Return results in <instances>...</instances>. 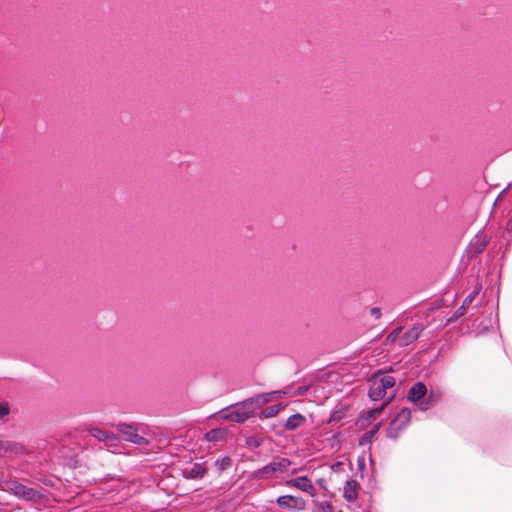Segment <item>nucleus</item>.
I'll return each mask as SVG.
<instances>
[{
  "mask_svg": "<svg viewBox=\"0 0 512 512\" xmlns=\"http://www.w3.org/2000/svg\"><path fill=\"white\" fill-rule=\"evenodd\" d=\"M292 465L288 458L276 457L269 464L253 472L252 477L258 480H266L278 477L287 472Z\"/></svg>",
  "mask_w": 512,
  "mask_h": 512,
  "instance_id": "1",
  "label": "nucleus"
},
{
  "mask_svg": "<svg viewBox=\"0 0 512 512\" xmlns=\"http://www.w3.org/2000/svg\"><path fill=\"white\" fill-rule=\"evenodd\" d=\"M248 400L232 405L229 409L222 412L221 418L236 423H243L255 413V407H252Z\"/></svg>",
  "mask_w": 512,
  "mask_h": 512,
  "instance_id": "2",
  "label": "nucleus"
},
{
  "mask_svg": "<svg viewBox=\"0 0 512 512\" xmlns=\"http://www.w3.org/2000/svg\"><path fill=\"white\" fill-rule=\"evenodd\" d=\"M411 421V411L408 408H402L391 421L386 434L387 437L396 440L401 432L409 425Z\"/></svg>",
  "mask_w": 512,
  "mask_h": 512,
  "instance_id": "3",
  "label": "nucleus"
},
{
  "mask_svg": "<svg viewBox=\"0 0 512 512\" xmlns=\"http://www.w3.org/2000/svg\"><path fill=\"white\" fill-rule=\"evenodd\" d=\"M6 487V489L16 497L26 501L38 502L42 497L39 491L27 487L18 481H9L6 483Z\"/></svg>",
  "mask_w": 512,
  "mask_h": 512,
  "instance_id": "4",
  "label": "nucleus"
},
{
  "mask_svg": "<svg viewBox=\"0 0 512 512\" xmlns=\"http://www.w3.org/2000/svg\"><path fill=\"white\" fill-rule=\"evenodd\" d=\"M117 431L122 435L123 439L131 443L146 446L149 444V440L140 436L137 432V427L132 424L118 423L115 425Z\"/></svg>",
  "mask_w": 512,
  "mask_h": 512,
  "instance_id": "5",
  "label": "nucleus"
},
{
  "mask_svg": "<svg viewBox=\"0 0 512 512\" xmlns=\"http://www.w3.org/2000/svg\"><path fill=\"white\" fill-rule=\"evenodd\" d=\"M277 504L286 510L303 511L306 508V501L299 496L283 495L276 500Z\"/></svg>",
  "mask_w": 512,
  "mask_h": 512,
  "instance_id": "6",
  "label": "nucleus"
},
{
  "mask_svg": "<svg viewBox=\"0 0 512 512\" xmlns=\"http://www.w3.org/2000/svg\"><path fill=\"white\" fill-rule=\"evenodd\" d=\"M285 484L289 487H294L300 491L306 492L312 497L315 496V487L307 476H301L295 479L287 480Z\"/></svg>",
  "mask_w": 512,
  "mask_h": 512,
  "instance_id": "7",
  "label": "nucleus"
},
{
  "mask_svg": "<svg viewBox=\"0 0 512 512\" xmlns=\"http://www.w3.org/2000/svg\"><path fill=\"white\" fill-rule=\"evenodd\" d=\"M91 435L98 441L104 442L108 447H115L118 442L116 435L109 433L108 431L93 428L90 430Z\"/></svg>",
  "mask_w": 512,
  "mask_h": 512,
  "instance_id": "8",
  "label": "nucleus"
},
{
  "mask_svg": "<svg viewBox=\"0 0 512 512\" xmlns=\"http://www.w3.org/2000/svg\"><path fill=\"white\" fill-rule=\"evenodd\" d=\"M423 329L424 328L422 325L413 326L411 329L407 330L401 336V338L399 340V345L401 347H405V346L412 344L414 341H416L420 337Z\"/></svg>",
  "mask_w": 512,
  "mask_h": 512,
  "instance_id": "9",
  "label": "nucleus"
},
{
  "mask_svg": "<svg viewBox=\"0 0 512 512\" xmlns=\"http://www.w3.org/2000/svg\"><path fill=\"white\" fill-rule=\"evenodd\" d=\"M481 287H476L463 301L462 305L455 311L454 318H460L467 313L468 307L479 294Z\"/></svg>",
  "mask_w": 512,
  "mask_h": 512,
  "instance_id": "10",
  "label": "nucleus"
},
{
  "mask_svg": "<svg viewBox=\"0 0 512 512\" xmlns=\"http://www.w3.org/2000/svg\"><path fill=\"white\" fill-rule=\"evenodd\" d=\"M358 483L356 480L346 481L343 488V496L349 501H355L358 496Z\"/></svg>",
  "mask_w": 512,
  "mask_h": 512,
  "instance_id": "11",
  "label": "nucleus"
},
{
  "mask_svg": "<svg viewBox=\"0 0 512 512\" xmlns=\"http://www.w3.org/2000/svg\"><path fill=\"white\" fill-rule=\"evenodd\" d=\"M427 393V388L422 382L415 383L408 392V399L412 402L419 401Z\"/></svg>",
  "mask_w": 512,
  "mask_h": 512,
  "instance_id": "12",
  "label": "nucleus"
},
{
  "mask_svg": "<svg viewBox=\"0 0 512 512\" xmlns=\"http://www.w3.org/2000/svg\"><path fill=\"white\" fill-rule=\"evenodd\" d=\"M306 423V418L300 414L296 413L291 415L284 424V427L288 431H294L299 427L303 426Z\"/></svg>",
  "mask_w": 512,
  "mask_h": 512,
  "instance_id": "13",
  "label": "nucleus"
},
{
  "mask_svg": "<svg viewBox=\"0 0 512 512\" xmlns=\"http://www.w3.org/2000/svg\"><path fill=\"white\" fill-rule=\"evenodd\" d=\"M277 393H282L281 391H274V392H270V393H264V394H260V395H256L254 397H251V398H248V402H250L249 404L252 406V407H255V410L261 406H263L264 404L268 403L271 401V395L273 394H277Z\"/></svg>",
  "mask_w": 512,
  "mask_h": 512,
  "instance_id": "14",
  "label": "nucleus"
},
{
  "mask_svg": "<svg viewBox=\"0 0 512 512\" xmlns=\"http://www.w3.org/2000/svg\"><path fill=\"white\" fill-rule=\"evenodd\" d=\"M207 472L203 464L195 463L190 469H185L184 475L187 478L197 479L202 478Z\"/></svg>",
  "mask_w": 512,
  "mask_h": 512,
  "instance_id": "15",
  "label": "nucleus"
},
{
  "mask_svg": "<svg viewBox=\"0 0 512 512\" xmlns=\"http://www.w3.org/2000/svg\"><path fill=\"white\" fill-rule=\"evenodd\" d=\"M386 393L387 391L381 387L380 383L377 380H374L369 389V397L374 401H378L384 398Z\"/></svg>",
  "mask_w": 512,
  "mask_h": 512,
  "instance_id": "16",
  "label": "nucleus"
},
{
  "mask_svg": "<svg viewBox=\"0 0 512 512\" xmlns=\"http://www.w3.org/2000/svg\"><path fill=\"white\" fill-rule=\"evenodd\" d=\"M381 428V423H377L374 425V427L370 430L364 433L361 438L359 439V445L360 446H366L372 442V439L374 436L378 433V431Z\"/></svg>",
  "mask_w": 512,
  "mask_h": 512,
  "instance_id": "17",
  "label": "nucleus"
},
{
  "mask_svg": "<svg viewBox=\"0 0 512 512\" xmlns=\"http://www.w3.org/2000/svg\"><path fill=\"white\" fill-rule=\"evenodd\" d=\"M232 463H233L232 459L228 456H225L220 460H216L215 467L217 469V472L219 474L223 473L224 471H226L227 469H229L232 466Z\"/></svg>",
  "mask_w": 512,
  "mask_h": 512,
  "instance_id": "18",
  "label": "nucleus"
},
{
  "mask_svg": "<svg viewBox=\"0 0 512 512\" xmlns=\"http://www.w3.org/2000/svg\"><path fill=\"white\" fill-rule=\"evenodd\" d=\"M282 408H283V405H281V404L271 405L261 412V417H263V418L274 417L281 411Z\"/></svg>",
  "mask_w": 512,
  "mask_h": 512,
  "instance_id": "19",
  "label": "nucleus"
},
{
  "mask_svg": "<svg viewBox=\"0 0 512 512\" xmlns=\"http://www.w3.org/2000/svg\"><path fill=\"white\" fill-rule=\"evenodd\" d=\"M387 405V403H384L383 405H381L380 407L378 408H375V409H372L370 411H368L365 416L362 418L361 420V425L362 426H365V422L367 421V419H374L376 418L377 416H379L382 411L384 410L385 406Z\"/></svg>",
  "mask_w": 512,
  "mask_h": 512,
  "instance_id": "20",
  "label": "nucleus"
},
{
  "mask_svg": "<svg viewBox=\"0 0 512 512\" xmlns=\"http://www.w3.org/2000/svg\"><path fill=\"white\" fill-rule=\"evenodd\" d=\"M381 387H383L386 391L395 386L396 380L393 376L383 375L380 379L377 380Z\"/></svg>",
  "mask_w": 512,
  "mask_h": 512,
  "instance_id": "21",
  "label": "nucleus"
},
{
  "mask_svg": "<svg viewBox=\"0 0 512 512\" xmlns=\"http://www.w3.org/2000/svg\"><path fill=\"white\" fill-rule=\"evenodd\" d=\"M317 512H333V506L328 501H314Z\"/></svg>",
  "mask_w": 512,
  "mask_h": 512,
  "instance_id": "22",
  "label": "nucleus"
},
{
  "mask_svg": "<svg viewBox=\"0 0 512 512\" xmlns=\"http://www.w3.org/2000/svg\"><path fill=\"white\" fill-rule=\"evenodd\" d=\"M402 331V328L401 327H398L396 329H394L392 332L389 333V335L386 337L385 339V343L386 344H391V343H394L398 338H399V335Z\"/></svg>",
  "mask_w": 512,
  "mask_h": 512,
  "instance_id": "23",
  "label": "nucleus"
},
{
  "mask_svg": "<svg viewBox=\"0 0 512 512\" xmlns=\"http://www.w3.org/2000/svg\"><path fill=\"white\" fill-rule=\"evenodd\" d=\"M10 413V407L8 403L0 402V419L4 418Z\"/></svg>",
  "mask_w": 512,
  "mask_h": 512,
  "instance_id": "24",
  "label": "nucleus"
},
{
  "mask_svg": "<svg viewBox=\"0 0 512 512\" xmlns=\"http://www.w3.org/2000/svg\"><path fill=\"white\" fill-rule=\"evenodd\" d=\"M218 434H219L218 430H211L208 433H206L205 437L208 441H214L217 439Z\"/></svg>",
  "mask_w": 512,
  "mask_h": 512,
  "instance_id": "25",
  "label": "nucleus"
},
{
  "mask_svg": "<svg viewBox=\"0 0 512 512\" xmlns=\"http://www.w3.org/2000/svg\"><path fill=\"white\" fill-rule=\"evenodd\" d=\"M370 314H371L372 316H374L376 319H380V318H381V316H382V314H381V310H380V308H379V307H373V308H371V310H370Z\"/></svg>",
  "mask_w": 512,
  "mask_h": 512,
  "instance_id": "26",
  "label": "nucleus"
},
{
  "mask_svg": "<svg viewBox=\"0 0 512 512\" xmlns=\"http://www.w3.org/2000/svg\"><path fill=\"white\" fill-rule=\"evenodd\" d=\"M3 448L5 450H18V449H21V447H19L17 444H13V443H10V442H6L5 444H3Z\"/></svg>",
  "mask_w": 512,
  "mask_h": 512,
  "instance_id": "27",
  "label": "nucleus"
},
{
  "mask_svg": "<svg viewBox=\"0 0 512 512\" xmlns=\"http://www.w3.org/2000/svg\"><path fill=\"white\" fill-rule=\"evenodd\" d=\"M335 419H340V416L338 415V412L334 413L333 416L331 417V420H335Z\"/></svg>",
  "mask_w": 512,
  "mask_h": 512,
  "instance_id": "28",
  "label": "nucleus"
},
{
  "mask_svg": "<svg viewBox=\"0 0 512 512\" xmlns=\"http://www.w3.org/2000/svg\"><path fill=\"white\" fill-rule=\"evenodd\" d=\"M306 391V388H299L297 395H301Z\"/></svg>",
  "mask_w": 512,
  "mask_h": 512,
  "instance_id": "29",
  "label": "nucleus"
},
{
  "mask_svg": "<svg viewBox=\"0 0 512 512\" xmlns=\"http://www.w3.org/2000/svg\"><path fill=\"white\" fill-rule=\"evenodd\" d=\"M298 471H299L298 469H293V470H292V474H293V475H295V474H297V473H298Z\"/></svg>",
  "mask_w": 512,
  "mask_h": 512,
  "instance_id": "30",
  "label": "nucleus"
}]
</instances>
